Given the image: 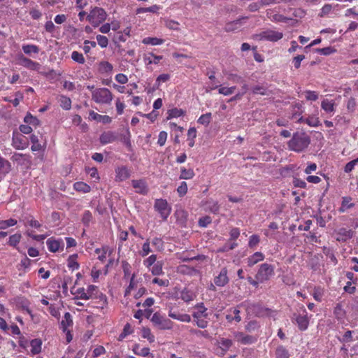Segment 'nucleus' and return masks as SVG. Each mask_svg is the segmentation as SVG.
Returning <instances> with one entry per match:
<instances>
[{"label": "nucleus", "instance_id": "obj_49", "mask_svg": "<svg viewBox=\"0 0 358 358\" xmlns=\"http://www.w3.org/2000/svg\"><path fill=\"white\" fill-rule=\"evenodd\" d=\"M336 49L334 48L329 46L323 48H317L315 52L323 55H329L336 52Z\"/></svg>", "mask_w": 358, "mask_h": 358}, {"label": "nucleus", "instance_id": "obj_10", "mask_svg": "<svg viewBox=\"0 0 358 358\" xmlns=\"http://www.w3.org/2000/svg\"><path fill=\"white\" fill-rule=\"evenodd\" d=\"M86 293L89 299H100L102 302V306L106 303V296L101 293L99 292L98 287L95 285H91L87 287Z\"/></svg>", "mask_w": 358, "mask_h": 358}, {"label": "nucleus", "instance_id": "obj_6", "mask_svg": "<svg viewBox=\"0 0 358 358\" xmlns=\"http://www.w3.org/2000/svg\"><path fill=\"white\" fill-rule=\"evenodd\" d=\"M154 208L160 214L163 220H166L171 211V208L169 206L166 200L162 199L155 201Z\"/></svg>", "mask_w": 358, "mask_h": 358}, {"label": "nucleus", "instance_id": "obj_27", "mask_svg": "<svg viewBox=\"0 0 358 358\" xmlns=\"http://www.w3.org/2000/svg\"><path fill=\"white\" fill-rule=\"evenodd\" d=\"M192 317L199 328L204 329L208 326V321L205 320V317L199 316V313H194Z\"/></svg>", "mask_w": 358, "mask_h": 358}, {"label": "nucleus", "instance_id": "obj_60", "mask_svg": "<svg viewBox=\"0 0 358 358\" xmlns=\"http://www.w3.org/2000/svg\"><path fill=\"white\" fill-rule=\"evenodd\" d=\"M92 219V215L89 210H86L84 212L83 217H82V222L83 223L88 226L90 222H91Z\"/></svg>", "mask_w": 358, "mask_h": 358}, {"label": "nucleus", "instance_id": "obj_47", "mask_svg": "<svg viewBox=\"0 0 358 358\" xmlns=\"http://www.w3.org/2000/svg\"><path fill=\"white\" fill-rule=\"evenodd\" d=\"M132 333V329L130 324L127 323L123 329L122 332L119 336V341H122L127 336L131 334Z\"/></svg>", "mask_w": 358, "mask_h": 358}, {"label": "nucleus", "instance_id": "obj_38", "mask_svg": "<svg viewBox=\"0 0 358 358\" xmlns=\"http://www.w3.org/2000/svg\"><path fill=\"white\" fill-rule=\"evenodd\" d=\"M143 43L144 44H150L152 45H161L163 43L164 41L161 38H158L156 37H147L143 38Z\"/></svg>", "mask_w": 358, "mask_h": 358}, {"label": "nucleus", "instance_id": "obj_15", "mask_svg": "<svg viewBox=\"0 0 358 358\" xmlns=\"http://www.w3.org/2000/svg\"><path fill=\"white\" fill-rule=\"evenodd\" d=\"M220 352H218L220 355L223 356L225 355L227 351L231 347L233 343L232 341L228 338H221L217 341Z\"/></svg>", "mask_w": 358, "mask_h": 358}, {"label": "nucleus", "instance_id": "obj_32", "mask_svg": "<svg viewBox=\"0 0 358 358\" xmlns=\"http://www.w3.org/2000/svg\"><path fill=\"white\" fill-rule=\"evenodd\" d=\"M322 108L327 113H332L335 110L334 103L328 99H324L321 103Z\"/></svg>", "mask_w": 358, "mask_h": 358}, {"label": "nucleus", "instance_id": "obj_59", "mask_svg": "<svg viewBox=\"0 0 358 358\" xmlns=\"http://www.w3.org/2000/svg\"><path fill=\"white\" fill-rule=\"evenodd\" d=\"M292 18H288L280 14H275L272 16V20L277 22H287Z\"/></svg>", "mask_w": 358, "mask_h": 358}, {"label": "nucleus", "instance_id": "obj_20", "mask_svg": "<svg viewBox=\"0 0 358 358\" xmlns=\"http://www.w3.org/2000/svg\"><path fill=\"white\" fill-rule=\"evenodd\" d=\"M132 186L136 189V192L145 194L147 193L148 189L145 183L142 180H133L131 181Z\"/></svg>", "mask_w": 358, "mask_h": 358}, {"label": "nucleus", "instance_id": "obj_17", "mask_svg": "<svg viewBox=\"0 0 358 358\" xmlns=\"http://www.w3.org/2000/svg\"><path fill=\"white\" fill-rule=\"evenodd\" d=\"M132 351L134 353L138 356L141 357H147L149 356L150 358H154V355L150 353V348H143L140 349V345L139 344H135L133 346Z\"/></svg>", "mask_w": 358, "mask_h": 358}, {"label": "nucleus", "instance_id": "obj_39", "mask_svg": "<svg viewBox=\"0 0 358 358\" xmlns=\"http://www.w3.org/2000/svg\"><path fill=\"white\" fill-rule=\"evenodd\" d=\"M78 255L76 254L69 256L68 258V266L73 270L78 269L79 268V264L76 261Z\"/></svg>", "mask_w": 358, "mask_h": 358}, {"label": "nucleus", "instance_id": "obj_14", "mask_svg": "<svg viewBox=\"0 0 358 358\" xmlns=\"http://www.w3.org/2000/svg\"><path fill=\"white\" fill-rule=\"evenodd\" d=\"M252 312L257 317H269L273 312L271 309L264 307L259 304L252 306Z\"/></svg>", "mask_w": 358, "mask_h": 358}, {"label": "nucleus", "instance_id": "obj_45", "mask_svg": "<svg viewBox=\"0 0 358 358\" xmlns=\"http://www.w3.org/2000/svg\"><path fill=\"white\" fill-rule=\"evenodd\" d=\"M17 224V220L13 218L8 219L7 220H1L0 221V229H6L9 227L14 226Z\"/></svg>", "mask_w": 358, "mask_h": 358}, {"label": "nucleus", "instance_id": "obj_42", "mask_svg": "<svg viewBox=\"0 0 358 358\" xmlns=\"http://www.w3.org/2000/svg\"><path fill=\"white\" fill-rule=\"evenodd\" d=\"M163 263L162 262H157L156 264L151 268V273L154 275H159L163 273L162 271Z\"/></svg>", "mask_w": 358, "mask_h": 358}, {"label": "nucleus", "instance_id": "obj_36", "mask_svg": "<svg viewBox=\"0 0 358 358\" xmlns=\"http://www.w3.org/2000/svg\"><path fill=\"white\" fill-rule=\"evenodd\" d=\"M73 187L76 191L84 193H87L91 189L90 187L83 182H77L74 183Z\"/></svg>", "mask_w": 358, "mask_h": 358}, {"label": "nucleus", "instance_id": "obj_28", "mask_svg": "<svg viewBox=\"0 0 358 358\" xmlns=\"http://www.w3.org/2000/svg\"><path fill=\"white\" fill-rule=\"evenodd\" d=\"M22 49L24 53L28 55H30L31 53L38 54L40 50L37 45L32 44L23 45Z\"/></svg>", "mask_w": 358, "mask_h": 358}, {"label": "nucleus", "instance_id": "obj_54", "mask_svg": "<svg viewBox=\"0 0 358 358\" xmlns=\"http://www.w3.org/2000/svg\"><path fill=\"white\" fill-rule=\"evenodd\" d=\"M169 116L167 117V119H171L173 117H178L183 115V111L181 109L178 108H173L171 110H169L168 111Z\"/></svg>", "mask_w": 358, "mask_h": 358}, {"label": "nucleus", "instance_id": "obj_7", "mask_svg": "<svg viewBox=\"0 0 358 358\" xmlns=\"http://www.w3.org/2000/svg\"><path fill=\"white\" fill-rule=\"evenodd\" d=\"M151 321L161 329H171L173 327V322L169 319L162 317L159 313L153 314Z\"/></svg>", "mask_w": 358, "mask_h": 358}, {"label": "nucleus", "instance_id": "obj_11", "mask_svg": "<svg viewBox=\"0 0 358 358\" xmlns=\"http://www.w3.org/2000/svg\"><path fill=\"white\" fill-rule=\"evenodd\" d=\"M228 270L226 267H223L218 275L215 276L214 278V283L215 285L218 287H224L227 284H228L229 279L227 275Z\"/></svg>", "mask_w": 358, "mask_h": 358}, {"label": "nucleus", "instance_id": "obj_31", "mask_svg": "<svg viewBox=\"0 0 358 358\" xmlns=\"http://www.w3.org/2000/svg\"><path fill=\"white\" fill-rule=\"evenodd\" d=\"M241 19H238L237 20L227 22L224 27V30L227 32L234 31L238 29L241 26Z\"/></svg>", "mask_w": 358, "mask_h": 358}, {"label": "nucleus", "instance_id": "obj_63", "mask_svg": "<svg viewBox=\"0 0 358 358\" xmlns=\"http://www.w3.org/2000/svg\"><path fill=\"white\" fill-rule=\"evenodd\" d=\"M259 237L257 235H252L250 237L248 245L250 248H255L256 245H258L259 243Z\"/></svg>", "mask_w": 358, "mask_h": 358}, {"label": "nucleus", "instance_id": "obj_9", "mask_svg": "<svg viewBox=\"0 0 358 358\" xmlns=\"http://www.w3.org/2000/svg\"><path fill=\"white\" fill-rule=\"evenodd\" d=\"M18 64L27 69L33 71H38L41 68V64L36 62L24 57L23 55H18Z\"/></svg>", "mask_w": 358, "mask_h": 358}, {"label": "nucleus", "instance_id": "obj_1", "mask_svg": "<svg viewBox=\"0 0 358 358\" xmlns=\"http://www.w3.org/2000/svg\"><path fill=\"white\" fill-rule=\"evenodd\" d=\"M310 137L306 132H296L293 134L292 138L288 141L287 146L289 150L301 152L306 150L310 143Z\"/></svg>", "mask_w": 358, "mask_h": 358}, {"label": "nucleus", "instance_id": "obj_46", "mask_svg": "<svg viewBox=\"0 0 358 358\" xmlns=\"http://www.w3.org/2000/svg\"><path fill=\"white\" fill-rule=\"evenodd\" d=\"M142 337L144 338H147L150 343H152L155 341V336L151 333V331L149 328L143 327L142 329Z\"/></svg>", "mask_w": 358, "mask_h": 358}, {"label": "nucleus", "instance_id": "obj_41", "mask_svg": "<svg viewBox=\"0 0 358 358\" xmlns=\"http://www.w3.org/2000/svg\"><path fill=\"white\" fill-rule=\"evenodd\" d=\"M212 117L211 113H207L206 114L202 115L199 119L198 122L201 124L208 126L210 122Z\"/></svg>", "mask_w": 358, "mask_h": 358}, {"label": "nucleus", "instance_id": "obj_40", "mask_svg": "<svg viewBox=\"0 0 358 358\" xmlns=\"http://www.w3.org/2000/svg\"><path fill=\"white\" fill-rule=\"evenodd\" d=\"M22 238V235L19 233L15 234L9 237L8 245L16 247L17 245L20 243Z\"/></svg>", "mask_w": 358, "mask_h": 358}, {"label": "nucleus", "instance_id": "obj_55", "mask_svg": "<svg viewBox=\"0 0 358 358\" xmlns=\"http://www.w3.org/2000/svg\"><path fill=\"white\" fill-rule=\"evenodd\" d=\"M357 164H358V157L357 159H353V160L349 162L348 163H347L344 167V171L345 173L351 172L354 169L355 165H357Z\"/></svg>", "mask_w": 358, "mask_h": 358}, {"label": "nucleus", "instance_id": "obj_37", "mask_svg": "<svg viewBox=\"0 0 358 358\" xmlns=\"http://www.w3.org/2000/svg\"><path fill=\"white\" fill-rule=\"evenodd\" d=\"M59 103H60V106L61 107L64 109V110H69L71 107V100L70 98L66 96H64V95H61L59 96Z\"/></svg>", "mask_w": 358, "mask_h": 358}, {"label": "nucleus", "instance_id": "obj_4", "mask_svg": "<svg viewBox=\"0 0 358 358\" xmlns=\"http://www.w3.org/2000/svg\"><path fill=\"white\" fill-rule=\"evenodd\" d=\"M283 37V34L272 29H266L255 34L253 38L257 41H268L276 42Z\"/></svg>", "mask_w": 358, "mask_h": 358}, {"label": "nucleus", "instance_id": "obj_56", "mask_svg": "<svg viewBox=\"0 0 358 358\" xmlns=\"http://www.w3.org/2000/svg\"><path fill=\"white\" fill-rule=\"evenodd\" d=\"M76 292L78 294V296L75 298V300H78V299L88 300V299H90L88 295L86 293V290L85 289V288H83V287L78 288L77 289Z\"/></svg>", "mask_w": 358, "mask_h": 358}, {"label": "nucleus", "instance_id": "obj_44", "mask_svg": "<svg viewBox=\"0 0 358 358\" xmlns=\"http://www.w3.org/2000/svg\"><path fill=\"white\" fill-rule=\"evenodd\" d=\"M162 59V56H157L155 55L153 53H149L148 56L145 57V59L148 61V63L149 64H158L159 61Z\"/></svg>", "mask_w": 358, "mask_h": 358}, {"label": "nucleus", "instance_id": "obj_35", "mask_svg": "<svg viewBox=\"0 0 358 358\" xmlns=\"http://www.w3.org/2000/svg\"><path fill=\"white\" fill-rule=\"evenodd\" d=\"M206 208L213 213H217L220 209L218 203L213 199H209L206 201Z\"/></svg>", "mask_w": 358, "mask_h": 358}, {"label": "nucleus", "instance_id": "obj_23", "mask_svg": "<svg viewBox=\"0 0 358 358\" xmlns=\"http://www.w3.org/2000/svg\"><path fill=\"white\" fill-rule=\"evenodd\" d=\"M196 296L194 292L187 288H185L180 293V299L187 303L193 301Z\"/></svg>", "mask_w": 358, "mask_h": 358}, {"label": "nucleus", "instance_id": "obj_25", "mask_svg": "<svg viewBox=\"0 0 358 358\" xmlns=\"http://www.w3.org/2000/svg\"><path fill=\"white\" fill-rule=\"evenodd\" d=\"M295 320L299 328L301 331H304L308 328V320L306 315H296Z\"/></svg>", "mask_w": 358, "mask_h": 358}, {"label": "nucleus", "instance_id": "obj_24", "mask_svg": "<svg viewBox=\"0 0 358 358\" xmlns=\"http://www.w3.org/2000/svg\"><path fill=\"white\" fill-rule=\"evenodd\" d=\"M10 170V164L8 161L0 157V180Z\"/></svg>", "mask_w": 358, "mask_h": 358}, {"label": "nucleus", "instance_id": "obj_50", "mask_svg": "<svg viewBox=\"0 0 358 358\" xmlns=\"http://www.w3.org/2000/svg\"><path fill=\"white\" fill-rule=\"evenodd\" d=\"M24 121L27 124H31L34 126H37L40 123L39 120L36 117L32 116L31 114H27L24 117Z\"/></svg>", "mask_w": 358, "mask_h": 358}, {"label": "nucleus", "instance_id": "obj_34", "mask_svg": "<svg viewBox=\"0 0 358 358\" xmlns=\"http://www.w3.org/2000/svg\"><path fill=\"white\" fill-rule=\"evenodd\" d=\"M352 199L348 196L343 197L341 207L339 208L340 212H345L347 209L352 208L355 205L351 203Z\"/></svg>", "mask_w": 358, "mask_h": 358}, {"label": "nucleus", "instance_id": "obj_64", "mask_svg": "<svg viewBox=\"0 0 358 358\" xmlns=\"http://www.w3.org/2000/svg\"><path fill=\"white\" fill-rule=\"evenodd\" d=\"M177 192L180 196H183L187 192V185L185 182H182L180 185L178 187Z\"/></svg>", "mask_w": 358, "mask_h": 358}, {"label": "nucleus", "instance_id": "obj_48", "mask_svg": "<svg viewBox=\"0 0 358 358\" xmlns=\"http://www.w3.org/2000/svg\"><path fill=\"white\" fill-rule=\"evenodd\" d=\"M260 327L259 322L256 320H251L245 325L246 331L252 332Z\"/></svg>", "mask_w": 358, "mask_h": 358}, {"label": "nucleus", "instance_id": "obj_16", "mask_svg": "<svg viewBox=\"0 0 358 358\" xmlns=\"http://www.w3.org/2000/svg\"><path fill=\"white\" fill-rule=\"evenodd\" d=\"M234 337L238 342L244 345L253 343L256 341L253 336L245 335L242 332H236L234 334Z\"/></svg>", "mask_w": 358, "mask_h": 358}, {"label": "nucleus", "instance_id": "obj_22", "mask_svg": "<svg viewBox=\"0 0 358 358\" xmlns=\"http://www.w3.org/2000/svg\"><path fill=\"white\" fill-rule=\"evenodd\" d=\"M100 142L101 144H108L112 143L116 140V136L112 131L103 132L100 136Z\"/></svg>", "mask_w": 358, "mask_h": 358}, {"label": "nucleus", "instance_id": "obj_58", "mask_svg": "<svg viewBox=\"0 0 358 358\" xmlns=\"http://www.w3.org/2000/svg\"><path fill=\"white\" fill-rule=\"evenodd\" d=\"M235 90H236L235 86L231 87H222L219 88L218 92L220 94L227 96V95H230V94H233Z\"/></svg>", "mask_w": 358, "mask_h": 358}, {"label": "nucleus", "instance_id": "obj_26", "mask_svg": "<svg viewBox=\"0 0 358 358\" xmlns=\"http://www.w3.org/2000/svg\"><path fill=\"white\" fill-rule=\"evenodd\" d=\"M73 320L71 319V315L69 313H66L64 314V319L62 320L60 325L62 331L66 332L67 331L68 327L72 326Z\"/></svg>", "mask_w": 358, "mask_h": 358}, {"label": "nucleus", "instance_id": "obj_21", "mask_svg": "<svg viewBox=\"0 0 358 358\" xmlns=\"http://www.w3.org/2000/svg\"><path fill=\"white\" fill-rule=\"evenodd\" d=\"M62 243H63L62 240H55L52 238H48L46 241L48 250L52 252L58 251Z\"/></svg>", "mask_w": 358, "mask_h": 358}, {"label": "nucleus", "instance_id": "obj_13", "mask_svg": "<svg viewBox=\"0 0 358 358\" xmlns=\"http://www.w3.org/2000/svg\"><path fill=\"white\" fill-rule=\"evenodd\" d=\"M336 240L340 242H345L352 238L354 231L352 229L341 228L336 232Z\"/></svg>", "mask_w": 358, "mask_h": 358}, {"label": "nucleus", "instance_id": "obj_51", "mask_svg": "<svg viewBox=\"0 0 358 358\" xmlns=\"http://www.w3.org/2000/svg\"><path fill=\"white\" fill-rule=\"evenodd\" d=\"M100 71L105 73H109L113 71V66L108 62H100Z\"/></svg>", "mask_w": 358, "mask_h": 358}, {"label": "nucleus", "instance_id": "obj_52", "mask_svg": "<svg viewBox=\"0 0 358 358\" xmlns=\"http://www.w3.org/2000/svg\"><path fill=\"white\" fill-rule=\"evenodd\" d=\"M97 43L101 48H106L108 45V39L106 36L103 35H97L96 37Z\"/></svg>", "mask_w": 358, "mask_h": 358}, {"label": "nucleus", "instance_id": "obj_2", "mask_svg": "<svg viewBox=\"0 0 358 358\" xmlns=\"http://www.w3.org/2000/svg\"><path fill=\"white\" fill-rule=\"evenodd\" d=\"M113 98L112 92L107 88H97L92 90V99L96 103L109 104Z\"/></svg>", "mask_w": 358, "mask_h": 358}, {"label": "nucleus", "instance_id": "obj_8", "mask_svg": "<svg viewBox=\"0 0 358 358\" xmlns=\"http://www.w3.org/2000/svg\"><path fill=\"white\" fill-rule=\"evenodd\" d=\"M10 159L13 162L20 166L29 168L31 165V157L29 155L14 153Z\"/></svg>", "mask_w": 358, "mask_h": 358}, {"label": "nucleus", "instance_id": "obj_43", "mask_svg": "<svg viewBox=\"0 0 358 358\" xmlns=\"http://www.w3.org/2000/svg\"><path fill=\"white\" fill-rule=\"evenodd\" d=\"M252 93L255 94L269 95L268 90L262 85H256L252 88Z\"/></svg>", "mask_w": 358, "mask_h": 358}, {"label": "nucleus", "instance_id": "obj_5", "mask_svg": "<svg viewBox=\"0 0 358 358\" xmlns=\"http://www.w3.org/2000/svg\"><path fill=\"white\" fill-rule=\"evenodd\" d=\"M273 273V267L268 264L264 263L260 266L255 275V279L259 281V282H264L268 280Z\"/></svg>", "mask_w": 358, "mask_h": 358}, {"label": "nucleus", "instance_id": "obj_19", "mask_svg": "<svg viewBox=\"0 0 358 358\" xmlns=\"http://www.w3.org/2000/svg\"><path fill=\"white\" fill-rule=\"evenodd\" d=\"M264 259V255L263 253H262L261 252H256L255 253H254L252 255L248 258V266L252 267L258 262L263 261Z\"/></svg>", "mask_w": 358, "mask_h": 358}, {"label": "nucleus", "instance_id": "obj_18", "mask_svg": "<svg viewBox=\"0 0 358 358\" xmlns=\"http://www.w3.org/2000/svg\"><path fill=\"white\" fill-rule=\"evenodd\" d=\"M169 316L181 322H189L191 321V317L189 315L181 314L178 312L173 311L172 308L169 311Z\"/></svg>", "mask_w": 358, "mask_h": 358}, {"label": "nucleus", "instance_id": "obj_12", "mask_svg": "<svg viewBox=\"0 0 358 358\" xmlns=\"http://www.w3.org/2000/svg\"><path fill=\"white\" fill-rule=\"evenodd\" d=\"M115 181L122 182L130 177V171L125 166H119L115 168Z\"/></svg>", "mask_w": 358, "mask_h": 358}, {"label": "nucleus", "instance_id": "obj_53", "mask_svg": "<svg viewBox=\"0 0 358 358\" xmlns=\"http://www.w3.org/2000/svg\"><path fill=\"white\" fill-rule=\"evenodd\" d=\"M71 58L73 61L79 63V64H84L85 63V58L82 53H80L77 51H73L71 54Z\"/></svg>", "mask_w": 358, "mask_h": 358}, {"label": "nucleus", "instance_id": "obj_62", "mask_svg": "<svg viewBox=\"0 0 358 358\" xmlns=\"http://www.w3.org/2000/svg\"><path fill=\"white\" fill-rule=\"evenodd\" d=\"M236 246H237L236 243H232L230 244L227 243L224 245H223L222 248H219L217 250V252H227L229 250H231L234 249Z\"/></svg>", "mask_w": 358, "mask_h": 358}, {"label": "nucleus", "instance_id": "obj_30", "mask_svg": "<svg viewBox=\"0 0 358 358\" xmlns=\"http://www.w3.org/2000/svg\"><path fill=\"white\" fill-rule=\"evenodd\" d=\"M42 342L40 339H34L31 341V352L34 355L38 354L41 350Z\"/></svg>", "mask_w": 358, "mask_h": 358}, {"label": "nucleus", "instance_id": "obj_29", "mask_svg": "<svg viewBox=\"0 0 358 358\" xmlns=\"http://www.w3.org/2000/svg\"><path fill=\"white\" fill-rule=\"evenodd\" d=\"M275 355L276 358H289V352L285 347L280 345L277 347Z\"/></svg>", "mask_w": 358, "mask_h": 358}, {"label": "nucleus", "instance_id": "obj_3", "mask_svg": "<svg viewBox=\"0 0 358 358\" xmlns=\"http://www.w3.org/2000/svg\"><path fill=\"white\" fill-rule=\"evenodd\" d=\"M107 13L100 7L93 8L87 16V20L94 27H96L106 19Z\"/></svg>", "mask_w": 358, "mask_h": 358}, {"label": "nucleus", "instance_id": "obj_33", "mask_svg": "<svg viewBox=\"0 0 358 358\" xmlns=\"http://www.w3.org/2000/svg\"><path fill=\"white\" fill-rule=\"evenodd\" d=\"M194 175L195 174H194L193 169H187L185 168H181V173L179 176V178L189 180V179L193 178Z\"/></svg>", "mask_w": 358, "mask_h": 358}, {"label": "nucleus", "instance_id": "obj_61", "mask_svg": "<svg viewBox=\"0 0 358 358\" xmlns=\"http://www.w3.org/2000/svg\"><path fill=\"white\" fill-rule=\"evenodd\" d=\"M195 308L198 310L196 313H199V316L203 317L205 318L207 317V315H208V314L206 313L207 308L204 307L203 303L197 304L195 306Z\"/></svg>", "mask_w": 358, "mask_h": 358}, {"label": "nucleus", "instance_id": "obj_57", "mask_svg": "<svg viewBox=\"0 0 358 358\" xmlns=\"http://www.w3.org/2000/svg\"><path fill=\"white\" fill-rule=\"evenodd\" d=\"M306 99L308 101H316L318 99V93L315 91H306Z\"/></svg>", "mask_w": 358, "mask_h": 358}]
</instances>
